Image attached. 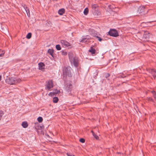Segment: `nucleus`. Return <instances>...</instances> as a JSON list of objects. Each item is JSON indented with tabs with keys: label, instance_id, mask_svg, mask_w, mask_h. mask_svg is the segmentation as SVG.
<instances>
[{
	"label": "nucleus",
	"instance_id": "cd10ccee",
	"mask_svg": "<svg viewBox=\"0 0 156 156\" xmlns=\"http://www.w3.org/2000/svg\"><path fill=\"white\" fill-rule=\"evenodd\" d=\"M62 55H66L67 54V52L66 51H62Z\"/></svg>",
	"mask_w": 156,
	"mask_h": 156
},
{
	"label": "nucleus",
	"instance_id": "f704fd0d",
	"mask_svg": "<svg viewBox=\"0 0 156 156\" xmlns=\"http://www.w3.org/2000/svg\"><path fill=\"white\" fill-rule=\"evenodd\" d=\"M5 33H8V30L6 28L5 29V30H4L3 31Z\"/></svg>",
	"mask_w": 156,
	"mask_h": 156
},
{
	"label": "nucleus",
	"instance_id": "c85d7f7f",
	"mask_svg": "<svg viewBox=\"0 0 156 156\" xmlns=\"http://www.w3.org/2000/svg\"><path fill=\"white\" fill-rule=\"evenodd\" d=\"M95 37L97 38V39L98 40L100 41H101L102 40V39L101 37H99L98 36H95Z\"/></svg>",
	"mask_w": 156,
	"mask_h": 156
},
{
	"label": "nucleus",
	"instance_id": "f8f14e48",
	"mask_svg": "<svg viewBox=\"0 0 156 156\" xmlns=\"http://www.w3.org/2000/svg\"><path fill=\"white\" fill-rule=\"evenodd\" d=\"M39 69L43 70L44 69V65L43 63L41 62L38 64Z\"/></svg>",
	"mask_w": 156,
	"mask_h": 156
},
{
	"label": "nucleus",
	"instance_id": "473e14b6",
	"mask_svg": "<svg viewBox=\"0 0 156 156\" xmlns=\"http://www.w3.org/2000/svg\"><path fill=\"white\" fill-rule=\"evenodd\" d=\"M151 92L152 93L153 95L154 94L155 95H156V93L154 91H152Z\"/></svg>",
	"mask_w": 156,
	"mask_h": 156
},
{
	"label": "nucleus",
	"instance_id": "9b49d317",
	"mask_svg": "<svg viewBox=\"0 0 156 156\" xmlns=\"http://www.w3.org/2000/svg\"><path fill=\"white\" fill-rule=\"evenodd\" d=\"M150 73H151L154 79L156 78V71L154 69H151L150 70Z\"/></svg>",
	"mask_w": 156,
	"mask_h": 156
},
{
	"label": "nucleus",
	"instance_id": "58836bf2",
	"mask_svg": "<svg viewBox=\"0 0 156 156\" xmlns=\"http://www.w3.org/2000/svg\"><path fill=\"white\" fill-rule=\"evenodd\" d=\"M48 24L50 25L51 24V23L50 22H49Z\"/></svg>",
	"mask_w": 156,
	"mask_h": 156
},
{
	"label": "nucleus",
	"instance_id": "c756f323",
	"mask_svg": "<svg viewBox=\"0 0 156 156\" xmlns=\"http://www.w3.org/2000/svg\"><path fill=\"white\" fill-rule=\"evenodd\" d=\"M79 141L80 142L83 143L85 142V140L83 138H81L80 139Z\"/></svg>",
	"mask_w": 156,
	"mask_h": 156
},
{
	"label": "nucleus",
	"instance_id": "6ab92c4d",
	"mask_svg": "<svg viewBox=\"0 0 156 156\" xmlns=\"http://www.w3.org/2000/svg\"><path fill=\"white\" fill-rule=\"evenodd\" d=\"M91 132L92 133L93 136L95 137V138L96 140H98L99 139V137H98V136L96 134H95L94 132L93 131H91Z\"/></svg>",
	"mask_w": 156,
	"mask_h": 156
},
{
	"label": "nucleus",
	"instance_id": "0eeeda50",
	"mask_svg": "<svg viewBox=\"0 0 156 156\" xmlns=\"http://www.w3.org/2000/svg\"><path fill=\"white\" fill-rule=\"evenodd\" d=\"M61 43L62 46L64 48L68 47L71 46V44L69 42L64 40H61Z\"/></svg>",
	"mask_w": 156,
	"mask_h": 156
},
{
	"label": "nucleus",
	"instance_id": "aec40b11",
	"mask_svg": "<svg viewBox=\"0 0 156 156\" xmlns=\"http://www.w3.org/2000/svg\"><path fill=\"white\" fill-rule=\"evenodd\" d=\"M92 9H94V10H97L98 9V6L97 5H93L92 6Z\"/></svg>",
	"mask_w": 156,
	"mask_h": 156
},
{
	"label": "nucleus",
	"instance_id": "a878e982",
	"mask_svg": "<svg viewBox=\"0 0 156 156\" xmlns=\"http://www.w3.org/2000/svg\"><path fill=\"white\" fill-rule=\"evenodd\" d=\"M31 37V34L30 33H29L27 35L26 37L28 39H30Z\"/></svg>",
	"mask_w": 156,
	"mask_h": 156
},
{
	"label": "nucleus",
	"instance_id": "5701e85b",
	"mask_svg": "<svg viewBox=\"0 0 156 156\" xmlns=\"http://www.w3.org/2000/svg\"><path fill=\"white\" fill-rule=\"evenodd\" d=\"M56 48L58 50H60L61 49L60 46L59 44H58L56 45Z\"/></svg>",
	"mask_w": 156,
	"mask_h": 156
},
{
	"label": "nucleus",
	"instance_id": "7c9ffc66",
	"mask_svg": "<svg viewBox=\"0 0 156 156\" xmlns=\"http://www.w3.org/2000/svg\"><path fill=\"white\" fill-rule=\"evenodd\" d=\"M110 76V74L108 73H107L105 74V76L106 78H108Z\"/></svg>",
	"mask_w": 156,
	"mask_h": 156
},
{
	"label": "nucleus",
	"instance_id": "ea45409f",
	"mask_svg": "<svg viewBox=\"0 0 156 156\" xmlns=\"http://www.w3.org/2000/svg\"><path fill=\"white\" fill-rule=\"evenodd\" d=\"M57 91H58V90H55V91H54V92H57Z\"/></svg>",
	"mask_w": 156,
	"mask_h": 156
},
{
	"label": "nucleus",
	"instance_id": "39448f33",
	"mask_svg": "<svg viewBox=\"0 0 156 156\" xmlns=\"http://www.w3.org/2000/svg\"><path fill=\"white\" fill-rule=\"evenodd\" d=\"M53 87V84L51 80L48 81L46 85L45 89L46 90H50Z\"/></svg>",
	"mask_w": 156,
	"mask_h": 156
},
{
	"label": "nucleus",
	"instance_id": "7ed1b4c3",
	"mask_svg": "<svg viewBox=\"0 0 156 156\" xmlns=\"http://www.w3.org/2000/svg\"><path fill=\"white\" fill-rule=\"evenodd\" d=\"M71 68L69 67L64 68L63 69V75L64 76L67 75L69 77L71 76Z\"/></svg>",
	"mask_w": 156,
	"mask_h": 156
},
{
	"label": "nucleus",
	"instance_id": "a211bd4d",
	"mask_svg": "<svg viewBox=\"0 0 156 156\" xmlns=\"http://www.w3.org/2000/svg\"><path fill=\"white\" fill-rule=\"evenodd\" d=\"M22 126L24 128H27L28 126V124L27 122H24L22 123Z\"/></svg>",
	"mask_w": 156,
	"mask_h": 156
},
{
	"label": "nucleus",
	"instance_id": "f257e3e1",
	"mask_svg": "<svg viewBox=\"0 0 156 156\" xmlns=\"http://www.w3.org/2000/svg\"><path fill=\"white\" fill-rule=\"evenodd\" d=\"M21 81V80L20 78L14 77L7 78L5 80L6 82L10 84H15Z\"/></svg>",
	"mask_w": 156,
	"mask_h": 156
},
{
	"label": "nucleus",
	"instance_id": "72a5a7b5",
	"mask_svg": "<svg viewBox=\"0 0 156 156\" xmlns=\"http://www.w3.org/2000/svg\"><path fill=\"white\" fill-rule=\"evenodd\" d=\"M67 155L68 156H74V155L73 154H70L68 153H67Z\"/></svg>",
	"mask_w": 156,
	"mask_h": 156
},
{
	"label": "nucleus",
	"instance_id": "412c9836",
	"mask_svg": "<svg viewBox=\"0 0 156 156\" xmlns=\"http://www.w3.org/2000/svg\"><path fill=\"white\" fill-rule=\"evenodd\" d=\"M58 101V99L57 97H54L53 98V102L55 103H57Z\"/></svg>",
	"mask_w": 156,
	"mask_h": 156
},
{
	"label": "nucleus",
	"instance_id": "dca6fc26",
	"mask_svg": "<svg viewBox=\"0 0 156 156\" xmlns=\"http://www.w3.org/2000/svg\"><path fill=\"white\" fill-rule=\"evenodd\" d=\"M60 91H57V92H50L48 94V95L49 96H52L55 94H58L60 93Z\"/></svg>",
	"mask_w": 156,
	"mask_h": 156
},
{
	"label": "nucleus",
	"instance_id": "a19ab883",
	"mask_svg": "<svg viewBox=\"0 0 156 156\" xmlns=\"http://www.w3.org/2000/svg\"><path fill=\"white\" fill-rule=\"evenodd\" d=\"M1 77H1V76L0 75V80H1Z\"/></svg>",
	"mask_w": 156,
	"mask_h": 156
},
{
	"label": "nucleus",
	"instance_id": "c9c22d12",
	"mask_svg": "<svg viewBox=\"0 0 156 156\" xmlns=\"http://www.w3.org/2000/svg\"><path fill=\"white\" fill-rule=\"evenodd\" d=\"M111 5H109L108 6V7L110 8V9H112V8L111 7Z\"/></svg>",
	"mask_w": 156,
	"mask_h": 156
},
{
	"label": "nucleus",
	"instance_id": "f03ea898",
	"mask_svg": "<svg viewBox=\"0 0 156 156\" xmlns=\"http://www.w3.org/2000/svg\"><path fill=\"white\" fill-rule=\"evenodd\" d=\"M69 56L70 61L72 65H74L75 66L77 67L78 66V58L74 57L73 54L72 52L69 53Z\"/></svg>",
	"mask_w": 156,
	"mask_h": 156
},
{
	"label": "nucleus",
	"instance_id": "6e6552de",
	"mask_svg": "<svg viewBox=\"0 0 156 156\" xmlns=\"http://www.w3.org/2000/svg\"><path fill=\"white\" fill-rule=\"evenodd\" d=\"M145 9V8L144 6H140L137 12L139 13H143L144 12Z\"/></svg>",
	"mask_w": 156,
	"mask_h": 156
},
{
	"label": "nucleus",
	"instance_id": "79ce46f5",
	"mask_svg": "<svg viewBox=\"0 0 156 156\" xmlns=\"http://www.w3.org/2000/svg\"><path fill=\"white\" fill-rule=\"evenodd\" d=\"M82 41L83 42L84 41V39L82 40Z\"/></svg>",
	"mask_w": 156,
	"mask_h": 156
},
{
	"label": "nucleus",
	"instance_id": "f3484780",
	"mask_svg": "<svg viewBox=\"0 0 156 156\" xmlns=\"http://www.w3.org/2000/svg\"><path fill=\"white\" fill-rule=\"evenodd\" d=\"M48 53H49L52 56H53L54 50L52 49H49L48 51Z\"/></svg>",
	"mask_w": 156,
	"mask_h": 156
},
{
	"label": "nucleus",
	"instance_id": "2eb2a0df",
	"mask_svg": "<svg viewBox=\"0 0 156 156\" xmlns=\"http://www.w3.org/2000/svg\"><path fill=\"white\" fill-rule=\"evenodd\" d=\"M24 9L25 10V11L26 12V13H27V16L28 17H30V11H29V9L27 7H26V8L24 7Z\"/></svg>",
	"mask_w": 156,
	"mask_h": 156
},
{
	"label": "nucleus",
	"instance_id": "2f4dec72",
	"mask_svg": "<svg viewBox=\"0 0 156 156\" xmlns=\"http://www.w3.org/2000/svg\"><path fill=\"white\" fill-rule=\"evenodd\" d=\"M148 100L149 101H153V100L151 98L149 97L148 98Z\"/></svg>",
	"mask_w": 156,
	"mask_h": 156
},
{
	"label": "nucleus",
	"instance_id": "9d476101",
	"mask_svg": "<svg viewBox=\"0 0 156 156\" xmlns=\"http://www.w3.org/2000/svg\"><path fill=\"white\" fill-rule=\"evenodd\" d=\"M149 34L148 32H145L143 35V38L146 40L149 39L150 37Z\"/></svg>",
	"mask_w": 156,
	"mask_h": 156
},
{
	"label": "nucleus",
	"instance_id": "1a4fd4ad",
	"mask_svg": "<svg viewBox=\"0 0 156 156\" xmlns=\"http://www.w3.org/2000/svg\"><path fill=\"white\" fill-rule=\"evenodd\" d=\"M72 85L71 83H68L66 87V89L68 92H69L72 90Z\"/></svg>",
	"mask_w": 156,
	"mask_h": 156
},
{
	"label": "nucleus",
	"instance_id": "b1692460",
	"mask_svg": "<svg viewBox=\"0 0 156 156\" xmlns=\"http://www.w3.org/2000/svg\"><path fill=\"white\" fill-rule=\"evenodd\" d=\"M37 120L39 122H41L43 121V119L42 117H39L38 118Z\"/></svg>",
	"mask_w": 156,
	"mask_h": 156
},
{
	"label": "nucleus",
	"instance_id": "ddd939ff",
	"mask_svg": "<svg viewBox=\"0 0 156 156\" xmlns=\"http://www.w3.org/2000/svg\"><path fill=\"white\" fill-rule=\"evenodd\" d=\"M94 14L95 16H99L101 14L100 11L98 9L95 10L94 12Z\"/></svg>",
	"mask_w": 156,
	"mask_h": 156
},
{
	"label": "nucleus",
	"instance_id": "393cba45",
	"mask_svg": "<svg viewBox=\"0 0 156 156\" xmlns=\"http://www.w3.org/2000/svg\"><path fill=\"white\" fill-rule=\"evenodd\" d=\"M83 13L84 15H86L88 14V8H86L84 10Z\"/></svg>",
	"mask_w": 156,
	"mask_h": 156
},
{
	"label": "nucleus",
	"instance_id": "4be33fe9",
	"mask_svg": "<svg viewBox=\"0 0 156 156\" xmlns=\"http://www.w3.org/2000/svg\"><path fill=\"white\" fill-rule=\"evenodd\" d=\"M4 51H2L0 49V57H2L4 55Z\"/></svg>",
	"mask_w": 156,
	"mask_h": 156
},
{
	"label": "nucleus",
	"instance_id": "4468645a",
	"mask_svg": "<svg viewBox=\"0 0 156 156\" xmlns=\"http://www.w3.org/2000/svg\"><path fill=\"white\" fill-rule=\"evenodd\" d=\"M65 10L64 9H62L59 10L58 11V13L60 15H62L64 13Z\"/></svg>",
	"mask_w": 156,
	"mask_h": 156
},
{
	"label": "nucleus",
	"instance_id": "423d86ee",
	"mask_svg": "<svg viewBox=\"0 0 156 156\" xmlns=\"http://www.w3.org/2000/svg\"><path fill=\"white\" fill-rule=\"evenodd\" d=\"M95 47L94 46H92L88 51L93 56H95L96 55V51L95 49Z\"/></svg>",
	"mask_w": 156,
	"mask_h": 156
},
{
	"label": "nucleus",
	"instance_id": "bb28decb",
	"mask_svg": "<svg viewBox=\"0 0 156 156\" xmlns=\"http://www.w3.org/2000/svg\"><path fill=\"white\" fill-rule=\"evenodd\" d=\"M125 77H126V76H124V75L123 74H121L120 75H119L118 76V77L120 78H124Z\"/></svg>",
	"mask_w": 156,
	"mask_h": 156
},
{
	"label": "nucleus",
	"instance_id": "e433bc0d",
	"mask_svg": "<svg viewBox=\"0 0 156 156\" xmlns=\"http://www.w3.org/2000/svg\"><path fill=\"white\" fill-rule=\"evenodd\" d=\"M153 95H154V98L155 99L156 98V95H154V94Z\"/></svg>",
	"mask_w": 156,
	"mask_h": 156
},
{
	"label": "nucleus",
	"instance_id": "4c0bfd02",
	"mask_svg": "<svg viewBox=\"0 0 156 156\" xmlns=\"http://www.w3.org/2000/svg\"><path fill=\"white\" fill-rule=\"evenodd\" d=\"M156 21H152L150 22H148V23H151V22H155Z\"/></svg>",
	"mask_w": 156,
	"mask_h": 156
},
{
	"label": "nucleus",
	"instance_id": "20e7f679",
	"mask_svg": "<svg viewBox=\"0 0 156 156\" xmlns=\"http://www.w3.org/2000/svg\"><path fill=\"white\" fill-rule=\"evenodd\" d=\"M108 33L110 36L112 37H116L119 36L118 31L115 29H111Z\"/></svg>",
	"mask_w": 156,
	"mask_h": 156
}]
</instances>
